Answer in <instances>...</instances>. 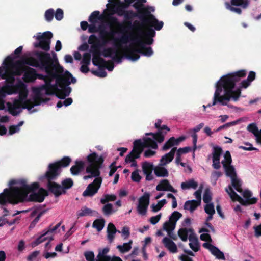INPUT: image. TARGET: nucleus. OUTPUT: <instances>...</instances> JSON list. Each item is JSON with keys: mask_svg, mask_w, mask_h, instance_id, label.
<instances>
[{"mask_svg": "<svg viewBox=\"0 0 261 261\" xmlns=\"http://www.w3.org/2000/svg\"><path fill=\"white\" fill-rule=\"evenodd\" d=\"M51 174V172L46 171L43 177L47 180L46 186L48 191L56 197L63 194H65L66 192L62 189L61 185L53 181L56 179L59 176H53Z\"/></svg>", "mask_w": 261, "mask_h": 261, "instance_id": "8", "label": "nucleus"}, {"mask_svg": "<svg viewBox=\"0 0 261 261\" xmlns=\"http://www.w3.org/2000/svg\"><path fill=\"white\" fill-rule=\"evenodd\" d=\"M100 12L98 11L93 12L89 17L88 20L91 23H96L100 19Z\"/></svg>", "mask_w": 261, "mask_h": 261, "instance_id": "52", "label": "nucleus"}, {"mask_svg": "<svg viewBox=\"0 0 261 261\" xmlns=\"http://www.w3.org/2000/svg\"><path fill=\"white\" fill-rule=\"evenodd\" d=\"M176 147H173L170 151L163 155L160 160V165L164 166L171 162L174 159Z\"/></svg>", "mask_w": 261, "mask_h": 261, "instance_id": "29", "label": "nucleus"}, {"mask_svg": "<svg viewBox=\"0 0 261 261\" xmlns=\"http://www.w3.org/2000/svg\"><path fill=\"white\" fill-rule=\"evenodd\" d=\"M167 203L166 199H164L158 202L156 205L152 204L151 206V210L153 212H156L160 211L162 207Z\"/></svg>", "mask_w": 261, "mask_h": 261, "instance_id": "53", "label": "nucleus"}, {"mask_svg": "<svg viewBox=\"0 0 261 261\" xmlns=\"http://www.w3.org/2000/svg\"><path fill=\"white\" fill-rule=\"evenodd\" d=\"M143 141H142L143 145L145 148H151L152 149H156L158 148V146L157 143L152 139L146 137L143 138Z\"/></svg>", "mask_w": 261, "mask_h": 261, "instance_id": "40", "label": "nucleus"}, {"mask_svg": "<svg viewBox=\"0 0 261 261\" xmlns=\"http://www.w3.org/2000/svg\"><path fill=\"white\" fill-rule=\"evenodd\" d=\"M87 160L90 164L86 167V172L90 173V175L84 176V179L87 180L92 177H99L100 174L99 169L104 161L103 157L98 156L95 152H93L87 156Z\"/></svg>", "mask_w": 261, "mask_h": 261, "instance_id": "4", "label": "nucleus"}, {"mask_svg": "<svg viewBox=\"0 0 261 261\" xmlns=\"http://www.w3.org/2000/svg\"><path fill=\"white\" fill-rule=\"evenodd\" d=\"M118 48L116 47L106 48L101 53V55L106 58L111 57L114 61L121 63L122 57Z\"/></svg>", "mask_w": 261, "mask_h": 261, "instance_id": "15", "label": "nucleus"}, {"mask_svg": "<svg viewBox=\"0 0 261 261\" xmlns=\"http://www.w3.org/2000/svg\"><path fill=\"white\" fill-rule=\"evenodd\" d=\"M200 204L195 200H188L185 203L184 207L185 210H189L191 212H193Z\"/></svg>", "mask_w": 261, "mask_h": 261, "instance_id": "41", "label": "nucleus"}, {"mask_svg": "<svg viewBox=\"0 0 261 261\" xmlns=\"http://www.w3.org/2000/svg\"><path fill=\"white\" fill-rule=\"evenodd\" d=\"M139 20H135L132 22L133 19L126 20L124 18L123 23L119 21L116 17L111 16L109 19L111 26L115 25L119 29L121 33L126 32V30H130L132 32L129 34H123L119 38L115 39V45L121 46L122 44H126L130 41H133L140 39H143L144 32L143 30L144 27H153L155 30L159 31L163 27L164 23L159 21L153 14L148 15H139L136 16Z\"/></svg>", "mask_w": 261, "mask_h": 261, "instance_id": "1", "label": "nucleus"}, {"mask_svg": "<svg viewBox=\"0 0 261 261\" xmlns=\"http://www.w3.org/2000/svg\"><path fill=\"white\" fill-rule=\"evenodd\" d=\"M247 129L252 133L255 136H257L259 134V129L255 123L249 124L247 126Z\"/></svg>", "mask_w": 261, "mask_h": 261, "instance_id": "61", "label": "nucleus"}, {"mask_svg": "<svg viewBox=\"0 0 261 261\" xmlns=\"http://www.w3.org/2000/svg\"><path fill=\"white\" fill-rule=\"evenodd\" d=\"M16 185L18 186L5 189L3 192L0 193L1 205L5 206L8 203L17 204L24 202L28 194L39 187L38 182L28 185L27 180L25 179H17Z\"/></svg>", "mask_w": 261, "mask_h": 261, "instance_id": "2", "label": "nucleus"}, {"mask_svg": "<svg viewBox=\"0 0 261 261\" xmlns=\"http://www.w3.org/2000/svg\"><path fill=\"white\" fill-rule=\"evenodd\" d=\"M222 152V149L218 146L214 147L213 152V167L215 169H219L221 167L220 159Z\"/></svg>", "mask_w": 261, "mask_h": 261, "instance_id": "23", "label": "nucleus"}, {"mask_svg": "<svg viewBox=\"0 0 261 261\" xmlns=\"http://www.w3.org/2000/svg\"><path fill=\"white\" fill-rule=\"evenodd\" d=\"M25 88V84L19 80L15 86L5 85L0 89V98L4 99L7 95L17 93L18 91Z\"/></svg>", "mask_w": 261, "mask_h": 261, "instance_id": "13", "label": "nucleus"}, {"mask_svg": "<svg viewBox=\"0 0 261 261\" xmlns=\"http://www.w3.org/2000/svg\"><path fill=\"white\" fill-rule=\"evenodd\" d=\"M20 62L21 64L28 65L35 67H38L39 66L38 59H36L33 57L26 58Z\"/></svg>", "mask_w": 261, "mask_h": 261, "instance_id": "46", "label": "nucleus"}, {"mask_svg": "<svg viewBox=\"0 0 261 261\" xmlns=\"http://www.w3.org/2000/svg\"><path fill=\"white\" fill-rule=\"evenodd\" d=\"M203 126H204V123H201L190 130V132L193 133L191 134V137H192V139H193L192 142H193V151H195L197 148L196 143H197V141L198 136H197L196 133L199 132L203 127Z\"/></svg>", "mask_w": 261, "mask_h": 261, "instance_id": "36", "label": "nucleus"}, {"mask_svg": "<svg viewBox=\"0 0 261 261\" xmlns=\"http://www.w3.org/2000/svg\"><path fill=\"white\" fill-rule=\"evenodd\" d=\"M54 16V10L53 9L50 8L47 10L44 14L45 20L47 22H50L53 19Z\"/></svg>", "mask_w": 261, "mask_h": 261, "instance_id": "64", "label": "nucleus"}, {"mask_svg": "<svg viewBox=\"0 0 261 261\" xmlns=\"http://www.w3.org/2000/svg\"><path fill=\"white\" fill-rule=\"evenodd\" d=\"M3 64L6 68L9 70L10 68H15L17 66L21 64V62L18 61L14 63L13 58L11 56H8L6 58L3 62Z\"/></svg>", "mask_w": 261, "mask_h": 261, "instance_id": "38", "label": "nucleus"}, {"mask_svg": "<svg viewBox=\"0 0 261 261\" xmlns=\"http://www.w3.org/2000/svg\"><path fill=\"white\" fill-rule=\"evenodd\" d=\"M73 185V181L71 178H66L62 181V188L64 190L71 188Z\"/></svg>", "mask_w": 261, "mask_h": 261, "instance_id": "56", "label": "nucleus"}, {"mask_svg": "<svg viewBox=\"0 0 261 261\" xmlns=\"http://www.w3.org/2000/svg\"><path fill=\"white\" fill-rule=\"evenodd\" d=\"M246 74V70H240L223 76L219 80V82L224 90H233V89L235 87L236 83L239 82L241 78L244 77Z\"/></svg>", "mask_w": 261, "mask_h": 261, "instance_id": "6", "label": "nucleus"}, {"mask_svg": "<svg viewBox=\"0 0 261 261\" xmlns=\"http://www.w3.org/2000/svg\"><path fill=\"white\" fill-rule=\"evenodd\" d=\"M53 36V33L50 31L45 32L42 34L39 33L36 38L38 42L34 43V47L40 48L45 51H49Z\"/></svg>", "mask_w": 261, "mask_h": 261, "instance_id": "10", "label": "nucleus"}, {"mask_svg": "<svg viewBox=\"0 0 261 261\" xmlns=\"http://www.w3.org/2000/svg\"><path fill=\"white\" fill-rule=\"evenodd\" d=\"M101 47L99 46V44L97 42L96 44H92L91 46V51L93 55H101L100 52V48Z\"/></svg>", "mask_w": 261, "mask_h": 261, "instance_id": "63", "label": "nucleus"}, {"mask_svg": "<svg viewBox=\"0 0 261 261\" xmlns=\"http://www.w3.org/2000/svg\"><path fill=\"white\" fill-rule=\"evenodd\" d=\"M23 71H24L23 80L26 83L33 82L36 79V71L35 69L29 66H24Z\"/></svg>", "mask_w": 261, "mask_h": 261, "instance_id": "22", "label": "nucleus"}, {"mask_svg": "<svg viewBox=\"0 0 261 261\" xmlns=\"http://www.w3.org/2000/svg\"><path fill=\"white\" fill-rule=\"evenodd\" d=\"M47 234H48V232H45L40 236H39L38 238H37L34 242L32 243V246H36L40 244V243L44 242L45 241L48 240L49 237L46 236Z\"/></svg>", "mask_w": 261, "mask_h": 261, "instance_id": "49", "label": "nucleus"}, {"mask_svg": "<svg viewBox=\"0 0 261 261\" xmlns=\"http://www.w3.org/2000/svg\"><path fill=\"white\" fill-rule=\"evenodd\" d=\"M163 243L165 247L167 248L169 251L173 253L177 252V247L175 243L168 237H165L163 239Z\"/></svg>", "mask_w": 261, "mask_h": 261, "instance_id": "32", "label": "nucleus"}, {"mask_svg": "<svg viewBox=\"0 0 261 261\" xmlns=\"http://www.w3.org/2000/svg\"><path fill=\"white\" fill-rule=\"evenodd\" d=\"M211 252L213 255L215 256L216 258H218V259H225L224 253L216 246L214 247V248L212 250Z\"/></svg>", "mask_w": 261, "mask_h": 261, "instance_id": "57", "label": "nucleus"}, {"mask_svg": "<svg viewBox=\"0 0 261 261\" xmlns=\"http://www.w3.org/2000/svg\"><path fill=\"white\" fill-rule=\"evenodd\" d=\"M39 105V103H33L31 100H27L24 102H23L19 99H15L13 104L10 102L7 103L8 111L13 116H16L20 112V111H17L16 109L22 108L23 109L31 110L35 106Z\"/></svg>", "mask_w": 261, "mask_h": 261, "instance_id": "9", "label": "nucleus"}, {"mask_svg": "<svg viewBox=\"0 0 261 261\" xmlns=\"http://www.w3.org/2000/svg\"><path fill=\"white\" fill-rule=\"evenodd\" d=\"M154 170L153 165L145 162L142 165V171L144 175H146V180L148 181L152 180L153 176L152 174V170Z\"/></svg>", "mask_w": 261, "mask_h": 261, "instance_id": "28", "label": "nucleus"}, {"mask_svg": "<svg viewBox=\"0 0 261 261\" xmlns=\"http://www.w3.org/2000/svg\"><path fill=\"white\" fill-rule=\"evenodd\" d=\"M229 189H230V191H229L228 189H226V192L229 194L231 199L232 201H237L241 205L243 206L248 205V201H245L242 197H241L232 189L231 186H229Z\"/></svg>", "mask_w": 261, "mask_h": 261, "instance_id": "27", "label": "nucleus"}, {"mask_svg": "<svg viewBox=\"0 0 261 261\" xmlns=\"http://www.w3.org/2000/svg\"><path fill=\"white\" fill-rule=\"evenodd\" d=\"M116 196L113 194H105L103 195V197L101 198L100 202L102 204H105L109 201H114L116 199Z\"/></svg>", "mask_w": 261, "mask_h": 261, "instance_id": "59", "label": "nucleus"}, {"mask_svg": "<svg viewBox=\"0 0 261 261\" xmlns=\"http://www.w3.org/2000/svg\"><path fill=\"white\" fill-rule=\"evenodd\" d=\"M188 239L190 242L189 244L190 248L194 252H197L199 250L198 240L196 234H189Z\"/></svg>", "mask_w": 261, "mask_h": 261, "instance_id": "33", "label": "nucleus"}, {"mask_svg": "<svg viewBox=\"0 0 261 261\" xmlns=\"http://www.w3.org/2000/svg\"><path fill=\"white\" fill-rule=\"evenodd\" d=\"M156 190L158 191H166L173 193H176L177 191L170 184L168 179H162L156 186Z\"/></svg>", "mask_w": 261, "mask_h": 261, "instance_id": "24", "label": "nucleus"}, {"mask_svg": "<svg viewBox=\"0 0 261 261\" xmlns=\"http://www.w3.org/2000/svg\"><path fill=\"white\" fill-rule=\"evenodd\" d=\"M229 189H230V191H229L228 189H226V192L229 194L231 199L232 201H237L241 205L243 206L248 205V201H245L242 197H241L232 189L231 186H229Z\"/></svg>", "mask_w": 261, "mask_h": 261, "instance_id": "26", "label": "nucleus"}, {"mask_svg": "<svg viewBox=\"0 0 261 261\" xmlns=\"http://www.w3.org/2000/svg\"><path fill=\"white\" fill-rule=\"evenodd\" d=\"M133 7L137 10L136 12H135L136 14L135 15H130V16L126 17L125 18L126 20L133 19L134 18H136V16H138L139 15H148L149 14H152L151 11H154L153 7L148 6L145 7L143 4L137 1L133 4Z\"/></svg>", "mask_w": 261, "mask_h": 261, "instance_id": "14", "label": "nucleus"}, {"mask_svg": "<svg viewBox=\"0 0 261 261\" xmlns=\"http://www.w3.org/2000/svg\"><path fill=\"white\" fill-rule=\"evenodd\" d=\"M224 95L219 97L217 100V103L219 102L223 106L227 105L225 101H229L232 99L233 101H237L239 100L241 94V88H238L236 90H224Z\"/></svg>", "mask_w": 261, "mask_h": 261, "instance_id": "12", "label": "nucleus"}, {"mask_svg": "<svg viewBox=\"0 0 261 261\" xmlns=\"http://www.w3.org/2000/svg\"><path fill=\"white\" fill-rule=\"evenodd\" d=\"M169 131L158 130L156 133H146V136H151L153 140L159 143L163 142L165 140V137Z\"/></svg>", "mask_w": 261, "mask_h": 261, "instance_id": "30", "label": "nucleus"}, {"mask_svg": "<svg viewBox=\"0 0 261 261\" xmlns=\"http://www.w3.org/2000/svg\"><path fill=\"white\" fill-rule=\"evenodd\" d=\"M71 162L69 156H64L61 160L50 163L48 165L46 171L51 172L53 176H59L60 174L61 168L68 167Z\"/></svg>", "mask_w": 261, "mask_h": 261, "instance_id": "11", "label": "nucleus"}, {"mask_svg": "<svg viewBox=\"0 0 261 261\" xmlns=\"http://www.w3.org/2000/svg\"><path fill=\"white\" fill-rule=\"evenodd\" d=\"M59 86L56 82L55 84L52 85V86L48 87L46 88H36L34 89V92L35 94V96H34V99L36 100V99L42 100V98L41 97V91L43 90L45 91V94L47 95H54L56 93V90Z\"/></svg>", "mask_w": 261, "mask_h": 261, "instance_id": "20", "label": "nucleus"}, {"mask_svg": "<svg viewBox=\"0 0 261 261\" xmlns=\"http://www.w3.org/2000/svg\"><path fill=\"white\" fill-rule=\"evenodd\" d=\"M155 175L158 177H167L169 175L167 169L163 166H158L154 168Z\"/></svg>", "mask_w": 261, "mask_h": 261, "instance_id": "42", "label": "nucleus"}, {"mask_svg": "<svg viewBox=\"0 0 261 261\" xmlns=\"http://www.w3.org/2000/svg\"><path fill=\"white\" fill-rule=\"evenodd\" d=\"M107 238L110 243H112L115 238V235L117 231L116 228L114 224L112 223L108 224L107 227ZM119 233H120V231H118Z\"/></svg>", "mask_w": 261, "mask_h": 261, "instance_id": "35", "label": "nucleus"}, {"mask_svg": "<svg viewBox=\"0 0 261 261\" xmlns=\"http://www.w3.org/2000/svg\"><path fill=\"white\" fill-rule=\"evenodd\" d=\"M53 77H56V82L58 85L62 87V86H68L70 84V79L71 74L68 71H65L63 74L59 75L56 73H53Z\"/></svg>", "mask_w": 261, "mask_h": 261, "instance_id": "21", "label": "nucleus"}, {"mask_svg": "<svg viewBox=\"0 0 261 261\" xmlns=\"http://www.w3.org/2000/svg\"><path fill=\"white\" fill-rule=\"evenodd\" d=\"M132 243L133 241L130 240L128 243H125L122 245H118L117 248L121 253H125L131 249Z\"/></svg>", "mask_w": 261, "mask_h": 261, "instance_id": "45", "label": "nucleus"}, {"mask_svg": "<svg viewBox=\"0 0 261 261\" xmlns=\"http://www.w3.org/2000/svg\"><path fill=\"white\" fill-rule=\"evenodd\" d=\"M144 149L142 141L140 139H138L134 142L133 148L131 151L136 154V158H140Z\"/></svg>", "mask_w": 261, "mask_h": 261, "instance_id": "31", "label": "nucleus"}, {"mask_svg": "<svg viewBox=\"0 0 261 261\" xmlns=\"http://www.w3.org/2000/svg\"><path fill=\"white\" fill-rule=\"evenodd\" d=\"M223 86H221L220 82L219 81L216 83V89L215 90L213 101L212 105L208 104L206 107H211V106H214L217 104V100L219 98V97H221V93L222 91Z\"/></svg>", "mask_w": 261, "mask_h": 261, "instance_id": "39", "label": "nucleus"}, {"mask_svg": "<svg viewBox=\"0 0 261 261\" xmlns=\"http://www.w3.org/2000/svg\"><path fill=\"white\" fill-rule=\"evenodd\" d=\"M102 182L101 177L95 178L93 181L89 184L83 193V196H92L95 194L99 189Z\"/></svg>", "mask_w": 261, "mask_h": 261, "instance_id": "17", "label": "nucleus"}, {"mask_svg": "<svg viewBox=\"0 0 261 261\" xmlns=\"http://www.w3.org/2000/svg\"><path fill=\"white\" fill-rule=\"evenodd\" d=\"M47 75H46V77L43 80L45 82V84L40 86L39 88H48V87H50L52 86L53 84H51L53 80L54 79H56V77H53V75L50 74H47Z\"/></svg>", "mask_w": 261, "mask_h": 261, "instance_id": "55", "label": "nucleus"}, {"mask_svg": "<svg viewBox=\"0 0 261 261\" xmlns=\"http://www.w3.org/2000/svg\"><path fill=\"white\" fill-rule=\"evenodd\" d=\"M114 35V33L112 32H108L104 30H100L99 31V37L100 40H98V42H97L99 46L102 47L105 46L107 44H108L110 41L113 40L114 41V45L115 47V39L117 38L113 37ZM121 46H116V47H120Z\"/></svg>", "mask_w": 261, "mask_h": 261, "instance_id": "19", "label": "nucleus"}, {"mask_svg": "<svg viewBox=\"0 0 261 261\" xmlns=\"http://www.w3.org/2000/svg\"><path fill=\"white\" fill-rule=\"evenodd\" d=\"M102 210L105 215L109 216L113 213V205L111 203H107L103 206Z\"/></svg>", "mask_w": 261, "mask_h": 261, "instance_id": "62", "label": "nucleus"}, {"mask_svg": "<svg viewBox=\"0 0 261 261\" xmlns=\"http://www.w3.org/2000/svg\"><path fill=\"white\" fill-rule=\"evenodd\" d=\"M92 213L93 211L91 209L85 206L78 211L77 215L79 217H83L92 215Z\"/></svg>", "mask_w": 261, "mask_h": 261, "instance_id": "54", "label": "nucleus"}, {"mask_svg": "<svg viewBox=\"0 0 261 261\" xmlns=\"http://www.w3.org/2000/svg\"><path fill=\"white\" fill-rule=\"evenodd\" d=\"M38 59V68L44 70L47 74H52L54 71V61L49 53L46 52H37L36 54Z\"/></svg>", "mask_w": 261, "mask_h": 261, "instance_id": "7", "label": "nucleus"}, {"mask_svg": "<svg viewBox=\"0 0 261 261\" xmlns=\"http://www.w3.org/2000/svg\"><path fill=\"white\" fill-rule=\"evenodd\" d=\"M17 93H19V100L23 102H24L27 100V97L28 96V90L26 89V85H25V88H22L18 91Z\"/></svg>", "mask_w": 261, "mask_h": 261, "instance_id": "58", "label": "nucleus"}, {"mask_svg": "<svg viewBox=\"0 0 261 261\" xmlns=\"http://www.w3.org/2000/svg\"><path fill=\"white\" fill-rule=\"evenodd\" d=\"M175 141V138L174 137L170 138V139L167 141H166L165 144L163 145L162 150L163 151H167L173 146L176 145L175 144L176 142Z\"/></svg>", "mask_w": 261, "mask_h": 261, "instance_id": "50", "label": "nucleus"}, {"mask_svg": "<svg viewBox=\"0 0 261 261\" xmlns=\"http://www.w3.org/2000/svg\"><path fill=\"white\" fill-rule=\"evenodd\" d=\"M223 168L225 170L226 175L231 178L237 176V174L234 167L231 165H226L223 164Z\"/></svg>", "mask_w": 261, "mask_h": 261, "instance_id": "44", "label": "nucleus"}, {"mask_svg": "<svg viewBox=\"0 0 261 261\" xmlns=\"http://www.w3.org/2000/svg\"><path fill=\"white\" fill-rule=\"evenodd\" d=\"M32 192L29 197L27 196L24 201L42 202L45 197L48 195L47 191L43 188H39L37 192Z\"/></svg>", "mask_w": 261, "mask_h": 261, "instance_id": "16", "label": "nucleus"}, {"mask_svg": "<svg viewBox=\"0 0 261 261\" xmlns=\"http://www.w3.org/2000/svg\"><path fill=\"white\" fill-rule=\"evenodd\" d=\"M135 43L137 47H130L126 49V53L125 56L132 61H137L140 56L139 54L147 57H150L153 54V51L151 47H146L144 45V42L142 39H140L133 41Z\"/></svg>", "mask_w": 261, "mask_h": 261, "instance_id": "3", "label": "nucleus"}, {"mask_svg": "<svg viewBox=\"0 0 261 261\" xmlns=\"http://www.w3.org/2000/svg\"><path fill=\"white\" fill-rule=\"evenodd\" d=\"M229 189H230V191H229L228 189H226V192L229 194L231 199L232 201H237L241 205L243 206L248 205V201H245L242 197H241L232 189L231 186H229Z\"/></svg>", "mask_w": 261, "mask_h": 261, "instance_id": "25", "label": "nucleus"}, {"mask_svg": "<svg viewBox=\"0 0 261 261\" xmlns=\"http://www.w3.org/2000/svg\"><path fill=\"white\" fill-rule=\"evenodd\" d=\"M105 223L104 219H97L94 221L92 227L96 228L98 231H100L104 227Z\"/></svg>", "mask_w": 261, "mask_h": 261, "instance_id": "48", "label": "nucleus"}, {"mask_svg": "<svg viewBox=\"0 0 261 261\" xmlns=\"http://www.w3.org/2000/svg\"><path fill=\"white\" fill-rule=\"evenodd\" d=\"M150 194L149 193H145L138 200V204L137 207L138 213L141 215H145L147 213L148 206L149 204Z\"/></svg>", "mask_w": 261, "mask_h": 261, "instance_id": "18", "label": "nucleus"}, {"mask_svg": "<svg viewBox=\"0 0 261 261\" xmlns=\"http://www.w3.org/2000/svg\"><path fill=\"white\" fill-rule=\"evenodd\" d=\"M135 1V0H124V2L120 1L115 5L107 4L106 7L112 14H116L118 16H123L124 18H126V17L130 16V15L136 14L133 10H126Z\"/></svg>", "mask_w": 261, "mask_h": 261, "instance_id": "5", "label": "nucleus"}, {"mask_svg": "<svg viewBox=\"0 0 261 261\" xmlns=\"http://www.w3.org/2000/svg\"><path fill=\"white\" fill-rule=\"evenodd\" d=\"M92 63L94 66H102V64H106V61L100 57V55H93Z\"/></svg>", "mask_w": 261, "mask_h": 261, "instance_id": "51", "label": "nucleus"}, {"mask_svg": "<svg viewBox=\"0 0 261 261\" xmlns=\"http://www.w3.org/2000/svg\"><path fill=\"white\" fill-rule=\"evenodd\" d=\"M242 195L246 199L245 201H248V205L253 204L257 202V199L256 198H251L252 196V193L251 191H250L248 190H246L244 191H243Z\"/></svg>", "mask_w": 261, "mask_h": 261, "instance_id": "43", "label": "nucleus"}, {"mask_svg": "<svg viewBox=\"0 0 261 261\" xmlns=\"http://www.w3.org/2000/svg\"><path fill=\"white\" fill-rule=\"evenodd\" d=\"M84 168V162L82 161H76L75 165L70 168L71 173L73 175H77Z\"/></svg>", "mask_w": 261, "mask_h": 261, "instance_id": "37", "label": "nucleus"}, {"mask_svg": "<svg viewBox=\"0 0 261 261\" xmlns=\"http://www.w3.org/2000/svg\"><path fill=\"white\" fill-rule=\"evenodd\" d=\"M182 217V214L177 211H174L172 213L169 217L170 222H173L176 225V222Z\"/></svg>", "mask_w": 261, "mask_h": 261, "instance_id": "60", "label": "nucleus"}, {"mask_svg": "<svg viewBox=\"0 0 261 261\" xmlns=\"http://www.w3.org/2000/svg\"><path fill=\"white\" fill-rule=\"evenodd\" d=\"M232 186L234 187L236 191L239 193L243 192L242 189V182L241 180L237 178V176L231 178Z\"/></svg>", "mask_w": 261, "mask_h": 261, "instance_id": "47", "label": "nucleus"}, {"mask_svg": "<svg viewBox=\"0 0 261 261\" xmlns=\"http://www.w3.org/2000/svg\"><path fill=\"white\" fill-rule=\"evenodd\" d=\"M188 233L190 234H193V235H195L194 232V230L192 228H182L178 230V235L179 237L181 239V240L186 242L187 241L189 237Z\"/></svg>", "mask_w": 261, "mask_h": 261, "instance_id": "34", "label": "nucleus"}]
</instances>
